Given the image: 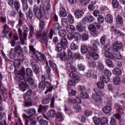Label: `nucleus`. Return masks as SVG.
<instances>
[{
  "label": "nucleus",
  "instance_id": "obj_58",
  "mask_svg": "<svg viewBox=\"0 0 125 125\" xmlns=\"http://www.w3.org/2000/svg\"><path fill=\"white\" fill-rule=\"evenodd\" d=\"M104 48L105 51L107 52L109 51L111 48H112V46H111L110 44H106L104 45Z\"/></svg>",
  "mask_w": 125,
  "mask_h": 125
},
{
  "label": "nucleus",
  "instance_id": "obj_2",
  "mask_svg": "<svg viewBox=\"0 0 125 125\" xmlns=\"http://www.w3.org/2000/svg\"><path fill=\"white\" fill-rule=\"evenodd\" d=\"M93 45L89 47L88 54L91 56L94 60H97L99 58V54L97 53V46L96 45V41H93Z\"/></svg>",
  "mask_w": 125,
  "mask_h": 125
},
{
  "label": "nucleus",
  "instance_id": "obj_54",
  "mask_svg": "<svg viewBox=\"0 0 125 125\" xmlns=\"http://www.w3.org/2000/svg\"><path fill=\"white\" fill-rule=\"evenodd\" d=\"M78 67L79 71H84L85 70V66L82 63H79Z\"/></svg>",
  "mask_w": 125,
  "mask_h": 125
},
{
  "label": "nucleus",
  "instance_id": "obj_26",
  "mask_svg": "<svg viewBox=\"0 0 125 125\" xmlns=\"http://www.w3.org/2000/svg\"><path fill=\"white\" fill-rule=\"evenodd\" d=\"M23 30L24 32L23 33V38L24 39H27V33L29 32V28H28V26L26 25H23Z\"/></svg>",
  "mask_w": 125,
  "mask_h": 125
},
{
  "label": "nucleus",
  "instance_id": "obj_48",
  "mask_svg": "<svg viewBox=\"0 0 125 125\" xmlns=\"http://www.w3.org/2000/svg\"><path fill=\"white\" fill-rule=\"evenodd\" d=\"M112 4L114 8H118L119 7V2L117 0H112Z\"/></svg>",
  "mask_w": 125,
  "mask_h": 125
},
{
  "label": "nucleus",
  "instance_id": "obj_33",
  "mask_svg": "<svg viewBox=\"0 0 125 125\" xmlns=\"http://www.w3.org/2000/svg\"><path fill=\"white\" fill-rule=\"evenodd\" d=\"M60 13L62 17H66L67 16V12H66V10L64 8H60Z\"/></svg>",
  "mask_w": 125,
  "mask_h": 125
},
{
  "label": "nucleus",
  "instance_id": "obj_7",
  "mask_svg": "<svg viewBox=\"0 0 125 125\" xmlns=\"http://www.w3.org/2000/svg\"><path fill=\"white\" fill-rule=\"evenodd\" d=\"M67 69L68 70L70 73H69L70 78H71V79H73V80H74V81H77V80L79 79L78 75L75 73L77 72V69L76 68V67L74 66L73 67L71 66L68 68H67Z\"/></svg>",
  "mask_w": 125,
  "mask_h": 125
},
{
  "label": "nucleus",
  "instance_id": "obj_20",
  "mask_svg": "<svg viewBox=\"0 0 125 125\" xmlns=\"http://www.w3.org/2000/svg\"><path fill=\"white\" fill-rule=\"evenodd\" d=\"M61 44L63 46V49H65L66 47H67V45H68V41H67V39L65 38H62L61 41Z\"/></svg>",
  "mask_w": 125,
  "mask_h": 125
},
{
  "label": "nucleus",
  "instance_id": "obj_39",
  "mask_svg": "<svg viewBox=\"0 0 125 125\" xmlns=\"http://www.w3.org/2000/svg\"><path fill=\"white\" fill-rule=\"evenodd\" d=\"M113 33H114L115 35H117V36H119L120 37H124L125 36V34H124V33L116 29L113 30Z\"/></svg>",
  "mask_w": 125,
  "mask_h": 125
},
{
  "label": "nucleus",
  "instance_id": "obj_47",
  "mask_svg": "<svg viewBox=\"0 0 125 125\" xmlns=\"http://www.w3.org/2000/svg\"><path fill=\"white\" fill-rule=\"evenodd\" d=\"M93 121L95 125H99L100 124V119L96 116L93 117Z\"/></svg>",
  "mask_w": 125,
  "mask_h": 125
},
{
  "label": "nucleus",
  "instance_id": "obj_36",
  "mask_svg": "<svg viewBox=\"0 0 125 125\" xmlns=\"http://www.w3.org/2000/svg\"><path fill=\"white\" fill-rule=\"evenodd\" d=\"M74 38L75 40H76V41H80L82 39V36H81V34L79 33L78 32H75L73 34Z\"/></svg>",
  "mask_w": 125,
  "mask_h": 125
},
{
  "label": "nucleus",
  "instance_id": "obj_8",
  "mask_svg": "<svg viewBox=\"0 0 125 125\" xmlns=\"http://www.w3.org/2000/svg\"><path fill=\"white\" fill-rule=\"evenodd\" d=\"M27 114L29 116H28L25 114H23L22 117L25 121H30L31 120V117H33L34 115L36 114V109L34 108L29 109L27 111Z\"/></svg>",
  "mask_w": 125,
  "mask_h": 125
},
{
  "label": "nucleus",
  "instance_id": "obj_17",
  "mask_svg": "<svg viewBox=\"0 0 125 125\" xmlns=\"http://www.w3.org/2000/svg\"><path fill=\"white\" fill-rule=\"evenodd\" d=\"M31 65L32 67L33 70L34 72H35V74H38L40 72V68H39V66L35 63L34 62H32L31 63Z\"/></svg>",
  "mask_w": 125,
  "mask_h": 125
},
{
  "label": "nucleus",
  "instance_id": "obj_19",
  "mask_svg": "<svg viewBox=\"0 0 125 125\" xmlns=\"http://www.w3.org/2000/svg\"><path fill=\"white\" fill-rule=\"evenodd\" d=\"M103 111L104 112V113H105V114H108V113L111 112V111H112V105H107L105 106H104L103 108Z\"/></svg>",
  "mask_w": 125,
  "mask_h": 125
},
{
  "label": "nucleus",
  "instance_id": "obj_24",
  "mask_svg": "<svg viewBox=\"0 0 125 125\" xmlns=\"http://www.w3.org/2000/svg\"><path fill=\"white\" fill-rule=\"evenodd\" d=\"M121 80L119 76H116L113 78V83L115 85H119L121 83Z\"/></svg>",
  "mask_w": 125,
  "mask_h": 125
},
{
  "label": "nucleus",
  "instance_id": "obj_23",
  "mask_svg": "<svg viewBox=\"0 0 125 125\" xmlns=\"http://www.w3.org/2000/svg\"><path fill=\"white\" fill-rule=\"evenodd\" d=\"M65 28H66L67 32L69 33H73V32L76 31V28H75V27L73 25H68Z\"/></svg>",
  "mask_w": 125,
  "mask_h": 125
},
{
  "label": "nucleus",
  "instance_id": "obj_63",
  "mask_svg": "<svg viewBox=\"0 0 125 125\" xmlns=\"http://www.w3.org/2000/svg\"><path fill=\"white\" fill-rule=\"evenodd\" d=\"M116 124H117L116 119L114 118H111L109 125H116Z\"/></svg>",
  "mask_w": 125,
  "mask_h": 125
},
{
  "label": "nucleus",
  "instance_id": "obj_34",
  "mask_svg": "<svg viewBox=\"0 0 125 125\" xmlns=\"http://www.w3.org/2000/svg\"><path fill=\"white\" fill-rule=\"evenodd\" d=\"M67 19L68 23H69V24H73L74 22H75V20H74V17L71 14L68 15Z\"/></svg>",
  "mask_w": 125,
  "mask_h": 125
},
{
  "label": "nucleus",
  "instance_id": "obj_28",
  "mask_svg": "<svg viewBox=\"0 0 125 125\" xmlns=\"http://www.w3.org/2000/svg\"><path fill=\"white\" fill-rule=\"evenodd\" d=\"M63 49V46L61 43H58L57 44L55 47V50L57 52H61V51Z\"/></svg>",
  "mask_w": 125,
  "mask_h": 125
},
{
  "label": "nucleus",
  "instance_id": "obj_60",
  "mask_svg": "<svg viewBox=\"0 0 125 125\" xmlns=\"http://www.w3.org/2000/svg\"><path fill=\"white\" fill-rule=\"evenodd\" d=\"M53 29L55 30V31H58L59 29H60V24L58 23H56L54 24Z\"/></svg>",
  "mask_w": 125,
  "mask_h": 125
},
{
  "label": "nucleus",
  "instance_id": "obj_22",
  "mask_svg": "<svg viewBox=\"0 0 125 125\" xmlns=\"http://www.w3.org/2000/svg\"><path fill=\"white\" fill-rule=\"evenodd\" d=\"M101 81L104 83H109L110 82V78L107 75H102L101 76Z\"/></svg>",
  "mask_w": 125,
  "mask_h": 125
},
{
  "label": "nucleus",
  "instance_id": "obj_61",
  "mask_svg": "<svg viewBox=\"0 0 125 125\" xmlns=\"http://www.w3.org/2000/svg\"><path fill=\"white\" fill-rule=\"evenodd\" d=\"M88 29L90 32H92L94 31V30L96 29V27H95V25L94 23V24H91L88 26Z\"/></svg>",
  "mask_w": 125,
  "mask_h": 125
},
{
  "label": "nucleus",
  "instance_id": "obj_14",
  "mask_svg": "<svg viewBox=\"0 0 125 125\" xmlns=\"http://www.w3.org/2000/svg\"><path fill=\"white\" fill-rule=\"evenodd\" d=\"M27 87L28 84L23 83V81L19 84V87L21 91H26Z\"/></svg>",
  "mask_w": 125,
  "mask_h": 125
},
{
  "label": "nucleus",
  "instance_id": "obj_64",
  "mask_svg": "<svg viewBox=\"0 0 125 125\" xmlns=\"http://www.w3.org/2000/svg\"><path fill=\"white\" fill-rule=\"evenodd\" d=\"M82 39L83 41H87L89 39L88 35L86 34H83L82 36Z\"/></svg>",
  "mask_w": 125,
  "mask_h": 125
},
{
  "label": "nucleus",
  "instance_id": "obj_6",
  "mask_svg": "<svg viewBox=\"0 0 125 125\" xmlns=\"http://www.w3.org/2000/svg\"><path fill=\"white\" fill-rule=\"evenodd\" d=\"M33 61L35 63H38V60L40 62H43L45 60L44 55L39 51H36L35 54L33 55Z\"/></svg>",
  "mask_w": 125,
  "mask_h": 125
},
{
  "label": "nucleus",
  "instance_id": "obj_29",
  "mask_svg": "<svg viewBox=\"0 0 125 125\" xmlns=\"http://www.w3.org/2000/svg\"><path fill=\"white\" fill-rule=\"evenodd\" d=\"M23 6V10H27L29 8L28 3H27V0H21Z\"/></svg>",
  "mask_w": 125,
  "mask_h": 125
},
{
  "label": "nucleus",
  "instance_id": "obj_42",
  "mask_svg": "<svg viewBox=\"0 0 125 125\" xmlns=\"http://www.w3.org/2000/svg\"><path fill=\"white\" fill-rule=\"evenodd\" d=\"M48 63L49 66L52 68L54 71H56L57 70V66H56V64H55V63H53L51 61H49Z\"/></svg>",
  "mask_w": 125,
  "mask_h": 125
},
{
  "label": "nucleus",
  "instance_id": "obj_5",
  "mask_svg": "<svg viewBox=\"0 0 125 125\" xmlns=\"http://www.w3.org/2000/svg\"><path fill=\"white\" fill-rule=\"evenodd\" d=\"M46 66L45 67V69L46 72V74L44 75H42L41 77V80L43 81H45V80H49L50 82L52 81L51 78H52V75H51V69H50V67L48 66V62L47 61L46 62Z\"/></svg>",
  "mask_w": 125,
  "mask_h": 125
},
{
  "label": "nucleus",
  "instance_id": "obj_52",
  "mask_svg": "<svg viewBox=\"0 0 125 125\" xmlns=\"http://www.w3.org/2000/svg\"><path fill=\"white\" fill-rule=\"evenodd\" d=\"M26 73L28 77H32V76H33V71L30 68H27L26 69Z\"/></svg>",
  "mask_w": 125,
  "mask_h": 125
},
{
  "label": "nucleus",
  "instance_id": "obj_57",
  "mask_svg": "<svg viewBox=\"0 0 125 125\" xmlns=\"http://www.w3.org/2000/svg\"><path fill=\"white\" fill-rule=\"evenodd\" d=\"M42 80V82H40L39 84V87L40 88H44L45 87L44 81H46V80Z\"/></svg>",
  "mask_w": 125,
  "mask_h": 125
},
{
  "label": "nucleus",
  "instance_id": "obj_27",
  "mask_svg": "<svg viewBox=\"0 0 125 125\" xmlns=\"http://www.w3.org/2000/svg\"><path fill=\"white\" fill-rule=\"evenodd\" d=\"M60 58L61 60H62V61H64V60H66L67 54H66V52L64 51L61 52L60 55Z\"/></svg>",
  "mask_w": 125,
  "mask_h": 125
},
{
  "label": "nucleus",
  "instance_id": "obj_1",
  "mask_svg": "<svg viewBox=\"0 0 125 125\" xmlns=\"http://www.w3.org/2000/svg\"><path fill=\"white\" fill-rule=\"evenodd\" d=\"M16 80L18 82H21V81H24L25 83H29V84H33L34 83V80L33 78L30 76H28L25 74V68H22L20 71L19 73L17 74Z\"/></svg>",
  "mask_w": 125,
  "mask_h": 125
},
{
  "label": "nucleus",
  "instance_id": "obj_44",
  "mask_svg": "<svg viewBox=\"0 0 125 125\" xmlns=\"http://www.w3.org/2000/svg\"><path fill=\"white\" fill-rule=\"evenodd\" d=\"M62 24L63 27H66L68 25V20L67 19L63 18L62 19Z\"/></svg>",
  "mask_w": 125,
  "mask_h": 125
},
{
  "label": "nucleus",
  "instance_id": "obj_4",
  "mask_svg": "<svg viewBox=\"0 0 125 125\" xmlns=\"http://www.w3.org/2000/svg\"><path fill=\"white\" fill-rule=\"evenodd\" d=\"M23 52V49L19 45H17L15 47L14 49H11L10 51L9 58L11 59H14L16 57V53L18 54H21Z\"/></svg>",
  "mask_w": 125,
  "mask_h": 125
},
{
  "label": "nucleus",
  "instance_id": "obj_30",
  "mask_svg": "<svg viewBox=\"0 0 125 125\" xmlns=\"http://www.w3.org/2000/svg\"><path fill=\"white\" fill-rule=\"evenodd\" d=\"M113 74L114 75H117V76H121L122 75V70L121 69L118 68H114V69L112 71Z\"/></svg>",
  "mask_w": 125,
  "mask_h": 125
},
{
  "label": "nucleus",
  "instance_id": "obj_45",
  "mask_svg": "<svg viewBox=\"0 0 125 125\" xmlns=\"http://www.w3.org/2000/svg\"><path fill=\"white\" fill-rule=\"evenodd\" d=\"M80 97L83 98V99H87L88 98V94L86 92H81Z\"/></svg>",
  "mask_w": 125,
  "mask_h": 125
},
{
  "label": "nucleus",
  "instance_id": "obj_25",
  "mask_svg": "<svg viewBox=\"0 0 125 125\" xmlns=\"http://www.w3.org/2000/svg\"><path fill=\"white\" fill-rule=\"evenodd\" d=\"M76 30L78 32H83L84 31V27H83V23H79L76 26Z\"/></svg>",
  "mask_w": 125,
  "mask_h": 125
},
{
  "label": "nucleus",
  "instance_id": "obj_49",
  "mask_svg": "<svg viewBox=\"0 0 125 125\" xmlns=\"http://www.w3.org/2000/svg\"><path fill=\"white\" fill-rule=\"evenodd\" d=\"M87 51V47L85 45L81 46V52L82 53H86Z\"/></svg>",
  "mask_w": 125,
  "mask_h": 125
},
{
  "label": "nucleus",
  "instance_id": "obj_16",
  "mask_svg": "<svg viewBox=\"0 0 125 125\" xmlns=\"http://www.w3.org/2000/svg\"><path fill=\"white\" fill-rule=\"evenodd\" d=\"M113 19H114V18L111 14H107L105 18L106 22L107 23H109V24H111V23L113 22Z\"/></svg>",
  "mask_w": 125,
  "mask_h": 125
},
{
  "label": "nucleus",
  "instance_id": "obj_18",
  "mask_svg": "<svg viewBox=\"0 0 125 125\" xmlns=\"http://www.w3.org/2000/svg\"><path fill=\"white\" fill-rule=\"evenodd\" d=\"M18 32L20 36V41L22 44H25V40L26 39L24 38L23 34H22V30L21 29H19Z\"/></svg>",
  "mask_w": 125,
  "mask_h": 125
},
{
  "label": "nucleus",
  "instance_id": "obj_51",
  "mask_svg": "<svg viewBox=\"0 0 125 125\" xmlns=\"http://www.w3.org/2000/svg\"><path fill=\"white\" fill-rule=\"evenodd\" d=\"M99 34H100L99 31L97 30L96 29H95L94 30H93V31H92L91 33V35H92L93 37H97V36H98Z\"/></svg>",
  "mask_w": 125,
  "mask_h": 125
},
{
  "label": "nucleus",
  "instance_id": "obj_40",
  "mask_svg": "<svg viewBox=\"0 0 125 125\" xmlns=\"http://www.w3.org/2000/svg\"><path fill=\"white\" fill-rule=\"evenodd\" d=\"M14 7H15L16 10H17V11H18V10H19V9H20V3L19 2V1H15L14 2Z\"/></svg>",
  "mask_w": 125,
  "mask_h": 125
},
{
  "label": "nucleus",
  "instance_id": "obj_31",
  "mask_svg": "<svg viewBox=\"0 0 125 125\" xmlns=\"http://www.w3.org/2000/svg\"><path fill=\"white\" fill-rule=\"evenodd\" d=\"M70 48L71 50H77L79 49V46L75 42H72L70 45Z\"/></svg>",
  "mask_w": 125,
  "mask_h": 125
},
{
  "label": "nucleus",
  "instance_id": "obj_38",
  "mask_svg": "<svg viewBox=\"0 0 125 125\" xmlns=\"http://www.w3.org/2000/svg\"><path fill=\"white\" fill-rule=\"evenodd\" d=\"M14 66L15 68H18L21 66V62L19 60L16 59L14 61Z\"/></svg>",
  "mask_w": 125,
  "mask_h": 125
},
{
  "label": "nucleus",
  "instance_id": "obj_11",
  "mask_svg": "<svg viewBox=\"0 0 125 125\" xmlns=\"http://www.w3.org/2000/svg\"><path fill=\"white\" fill-rule=\"evenodd\" d=\"M45 83V87L47 88V89L46 90V91L44 92L45 94H47L48 92H51L52 91V89H53V87L51 86V83L46 81H44Z\"/></svg>",
  "mask_w": 125,
  "mask_h": 125
},
{
  "label": "nucleus",
  "instance_id": "obj_55",
  "mask_svg": "<svg viewBox=\"0 0 125 125\" xmlns=\"http://www.w3.org/2000/svg\"><path fill=\"white\" fill-rule=\"evenodd\" d=\"M106 36H102L100 39V43L101 44L104 45L105 44V42H106Z\"/></svg>",
  "mask_w": 125,
  "mask_h": 125
},
{
  "label": "nucleus",
  "instance_id": "obj_13",
  "mask_svg": "<svg viewBox=\"0 0 125 125\" xmlns=\"http://www.w3.org/2000/svg\"><path fill=\"white\" fill-rule=\"evenodd\" d=\"M68 103H72V104L78 103L79 104H81L82 103V99L80 97H76L75 99H68Z\"/></svg>",
  "mask_w": 125,
  "mask_h": 125
},
{
  "label": "nucleus",
  "instance_id": "obj_37",
  "mask_svg": "<svg viewBox=\"0 0 125 125\" xmlns=\"http://www.w3.org/2000/svg\"><path fill=\"white\" fill-rule=\"evenodd\" d=\"M105 63L107 65L108 67H110L111 68H114V66L113 64V62L111 60L107 59L105 61Z\"/></svg>",
  "mask_w": 125,
  "mask_h": 125
},
{
  "label": "nucleus",
  "instance_id": "obj_15",
  "mask_svg": "<svg viewBox=\"0 0 125 125\" xmlns=\"http://www.w3.org/2000/svg\"><path fill=\"white\" fill-rule=\"evenodd\" d=\"M56 119L58 122H62L64 120V114L62 112L57 113Z\"/></svg>",
  "mask_w": 125,
  "mask_h": 125
},
{
  "label": "nucleus",
  "instance_id": "obj_12",
  "mask_svg": "<svg viewBox=\"0 0 125 125\" xmlns=\"http://www.w3.org/2000/svg\"><path fill=\"white\" fill-rule=\"evenodd\" d=\"M99 94V92L93 94L91 96L92 99H93V100L96 102H101L102 101V98H101V96Z\"/></svg>",
  "mask_w": 125,
  "mask_h": 125
},
{
  "label": "nucleus",
  "instance_id": "obj_10",
  "mask_svg": "<svg viewBox=\"0 0 125 125\" xmlns=\"http://www.w3.org/2000/svg\"><path fill=\"white\" fill-rule=\"evenodd\" d=\"M84 15V12L81 9H77L74 12V16L77 19H80V18H82L83 17Z\"/></svg>",
  "mask_w": 125,
  "mask_h": 125
},
{
  "label": "nucleus",
  "instance_id": "obj_35",
  "mask_svg": "<svg viewBox=\"0 0 125 125\" xmlns=\"http://www.w3.org/2000/svg\"><path fill=\"white\" fill-rule=\"evenodd\" d=\"M116 22L118 24H123L124 23V19L122 18V16L118 15L116 17Z\"/></svg>",
  "mask_w": 125,
  "mask_h": 125
},
{
  "label": "nucleus",
  "instance_id": "obj_32",
  "mask_svg": "<svg viewBox=\"0 0 125 125\" xmlns=\"http://www.w3.org/2000/svg\"><path fill=\"white\" fill-rule=\"evenodd\" d=\"M117 110L118 113L120 114H125V106H118L117 108Z\"/></svg>",
  "mask_w": 125,
  "mask_h": 125
},
{
  "label": "nucleus",
  "instance_id": "obj_56",
  "mask_svg": "<svg viewBox=\"0 0 125 125\" xmlns=\"http://www.w3.org/2000/svg\"><path fill=\"white\" fill-rule=\"evenodd\" d=\"M115 58L118 60L122 59V55L119 52H116V53H114V56H113Z\"/></svg>",
  "mask_w": 125,
  "mask_h": 125
},
{
  "label": "nucleus",
  "instance_id": "obj_46",
  "mask_svg": "<svg viewBox=\"0 0 125 125\" xmlns=\"http://www.w3.org/2000/svg\"><path fill=\"white\" fill-rule=\"evenodd\" d=\"M66 30L62 29L59 31V35L60 37H65L66 36Z\"/></svg>",
  "mask_w": 125,
  "mask_h": 125
},
{
  "label": "nucleus",
  "instance_id": "obj_9",
  "mask_svg": "<svg viewBox=\"0 0 125 125\" xmlns=\"http://www.w3.org/2000/svg\"><path fill=\"white\" fill-rule=\"evenodd\" d=\"M122 42H115L113 44L112 50L113 51L117 52V51H119L121 48H122Z\"/></svg>",
  "mask_w": 125,
  "mask_h": 125
},
{
  "label": "nucleus",
  "instance_id": "obj_43",
  "mask_svg": "<svg viewBox=\"0 0 125 125\" xmlns=\"http://www.w3.org/2000/svg\"><path fill=\"white\" fill-rule=\"evenodd\" d=\"M105 56L107 57V58H110V59H114V56L113 55V54L110 52H106L105 53Z\"/></svg>",
  "mask_w": 125,
  "mask_h": 125
},
{
  "label": "nucleus",
  "instance_id": "obj_53",
  "mask_svg": "<svg viewBox=\"0 0 125 125\" xmlns=\"http://www.w3.org/2000/svg\"><path fill=\"white\" fill-rule=\"evenodd\" d=\"M104 82L102 81L98 82L97 83V86L98 87V88H103L104 87Z\"/></svg>",
  "mask_w": 125,
  "mask_h": 125
},
{
  "label": "nucleus",
  "instance_id": "obj_62",
  "mask_svg": "<svg viewBox=\"0 0 125 125\" xmlns=\"http://www.w3.org/2000/svg\"><path fill=\"white\" fill-rule=\"evenodd\" d=\"M97 21L99 23H103L104 22V17L102 15L99 16Z\"/></svg>",
  "mask_w": 125,
  "mask_h": 125
},
{
  "label": "nucleus",
  "instance_id": "obj_50",
  "mask_svg": "<svg viewBox=\"0 0 125 125\" xmlns=\"http://www.w3.org/2000/svg\"><path fill=\"white\" fill-rule=\"evenodd\" d=\"M94 75L93 71L92 70H89L86 73V77L91 79Z\"/></svg>",
  "mask_w": 125,
  "mask_h": 125
},
{
  "label": "nucleus",
  "instance_id": "obj_21",
  "mask_svg": "<svg viewBox=\"0 0 125 125\" xmlns=\"http://www.w3.org/2000/svg\"><path fill=\"white\" fill-rule=\"evenodd\" d=\"M47 115L51 118H54L56 116V112L54 109H50L47 112Z\"/></svg>",
  "mask_w": 125,
  "mask_h": 125
},
{
  "label": "nucleus",
  "instance_id": "obj_59",
  "mask_svg": "<svg viewBox=\"0 0 125 125\" xmlns=\"http://www.w3.org/2000/svg\"><path fill=\"white\" fill-rule=\"evenodd\" d=\"M103 73H104L105 75H107V76H111L112 75V72H111L110 70L106 68L104 69V70H103Z\"/></svg>",
  "mask_w": 125,
  "mask_h": 125
},
{
  "label": "nucleus",
  "instance_id": "obj_41",
  "mask_svg": "<svg viewBox=\"0 0 125 125\" xmlns=\"http://www.w3.org/2000/svg\"><path fill=\"white\" fill-rule=\"evenodd\" d=\"M74 109L76 112H82V107L80 106L79 104H74Z\"/></svg>",
  "mask_w": 125,
  "mask_h": 125
},
{
  "label": "nucleus",
  "instance_id": "obj_3",
  "mask_svg": "<svg viewBox=\"0 0 125 125\" xmlns=\"http://www.w3.org/2000/svg\"><path fill=\"white\" fill-rule=\"evenodd\" d=\"M33 12L35 16L40 20L44 16V10L43 7H40V8L38 7L37 4H35L33 7Z\"/></svg>",
  "mask_w": 125,
  "mask_h": 125
}]
</instances>
